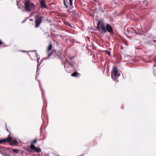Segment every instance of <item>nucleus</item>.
I'll list each match as a JSON object with an SVG mask.
<instances>
[{"instance_id":"9d476101","label":"nucleus","mask_w":156,"mask_h":156,"mask_svg":"<svg viewBox=\"0 0 156 156\" xmlns=\"http://www.w3.org/2000/svg\"><path fill=\"white\" fill-rule=\"evenodd\" d=\"M52 48V45L51 44H50L49 46H48V48H47V51L48 52V53L51 50Z\"/></svg>"},{"instance_id":"7ed1b4c3","label":"nucleus","mask_w":156,"mask_h":156,"mask_svg":"<svg viewBox=\"0 0 156 156\" xmlns=\"http://www.w3.org/2000/svg\"><path fill=\"white\" fill-rule=\"evenodd\" d=\"M36 18L35 20V27L36 28L38 27L41 23L42 22L44 19V17L41 16H36Z\"/></svg>"},{"instance_id":"393cba45","label":"nucleus","mask_w":156,"mask_h":156,"mask_svg":"<svg viewBox=\"0 0 156 156\" xmlns=\"http://www.w3.org/2000/svg\"><path fill=\"white\" fill-rule=\"evenodd\" d=\"M66 62H68V61H67V60H66Z\"/></svg>"},{"instance_id":"f03ea898","label":"nucleus","mask_w":156,"mask_h":156,"mask_svg":"<svg viewBox=\"0 0 156 156\" xmlns=\"http://www.w3.org/2000/svg\"><path fill=\"white\" fill-rule=\"evenodd\" d=\"M23 4L24 8L27 11L30 12L32 9H36L35 5L32 2H30V0H24Z\"/></svg>"},{"instance_id":"dca6fc26","label":"nucleus","mask_w":156,"mask_h":156,"mask_svg":"<svg viewBox=\"0 0 156 156\" xmlns=\"http://www.w3.org/2000/svg\"><path fill=\"white\" fill-rule=\"evenodd\" d=\"M105 53L107 54L109 56H110L111 55V52L109 51H107L106 50L105 51Z\"/></svg>"},{"instance_id":"f3484780","label":"nucleus","mask_w":156,"mask_h":156,"mask_svg":"<svg viewBox=\"0 0 156 156\" xmlns=\"http://www.w3.org/2000/svg\"><path fill=\"white\" fill-rule=\"evenodd\" d=\"M37 139H35L33 141V143L32 144H34L37 141Z\"/></svg>"},{"instance_id":"f8f14e48","label":"nucleus","mask_w":156,"mask_h":156,"mask_svg":"<svg viewBox=\"0 0 156 156\" xmlns=\"http://www.w3.org/2000/svg\"><path fill=\"white\" fill-rule=\"evenodd\" d=\"M34 150L36 152H38L41 151V149L40 148L35 147Z\"/></svg>"},{"instance_id":"5701e85b","label":"nucleus","mask_w":156,"mask_h":156,"mask_svg":"<svg viewBox=\"0 0 156 156\" xmlns=\"http://www.w3.org/2000/svg\"><path fill=\"white\" fill-rule=\"evenodd\" d=\"M151 57V55H150V56H149V58H150Z\"/></svg>"},{"instance_id":"4be33fe9","label":"nucleus","mask_w":156,"mask_h":156,"mask_svg":"<svg viewBox=\"0 0 156 156\" xmlns=\"http://www.w3.org/2000/svg\"><path fill=\"white\" fill-rule=\"evenodd\" d=\"M115 81H117V82H118V80H116V79H115Z\"/></svg>"},{"instance_id":"ddd939ff","label":"nucleus","mask_w":156,"mask_h":156,"mask_svg":"<svg viewBox=\"0 0 156 156\" xmlns=\"http://www.w3.org/2000/svg\"><path fill=\"white\" fill-rule=\"evenodd\" d=\"M73 0H69V5H70V8L71 9H73V6L72 5L73 3H72Z\"/></svg>"},{"instance_id":"9b49d317","label":"nucleus","mask_w":156,"mask_h":156,"mask_svg":"<svg viewBox=\"0 0 156 156\" xmlns=\"http://www.w3.org/2000/svg\"><path fill=\"white\" fill-rule=\"evenodd\" d=\"M54 53L56 54H57V53L55 51H52L51 52V53H50L48 54V57H49L51 55H55L54 54Z\"/></svg>"},{"instance_id":"6e6552de","label":"nucleus","mask_w":156,"mask_h":156,"mask_svg":"<svg viewBox=\"0 0 156 156\" xmlns=\"http://www.w3.org/2000/svg\"><path fill=\"white\" fill-rule=\"evenodd\" d=\"M35 55L36 57H37V62L38 63H39V60L40 59V57L38 58V54L37 53V52L36 51H34V53H32V55Z\"/></svg>"},{"instance_id":"a878e982","label":"nucleus","mask_w":156,"mask_h":156,"mask_svg":"<svg viewBox=\"0 0 156 156\" xmlns=\"http://www.w3.org/2000/svg\"><path fill=\"white\" fill-rule=\"evenodd\" d=\"M62 54V53H61V52L60 53V54Z\"/></svg>"},{"instance_id":"6ab92c4d","label":"nucleus","mask_w":156,"mask_h":156,"mask_svg":"<svg viewBox=\"0 0 156 156\" xmlns=\"http://www.w3.org/2000/svg\"><path fill=\"white\" fill-rule=\"evenodd\" d=\"M64 66L65 67H66L68 68L69 67V66H66V63L64 64Z\"/></svg>"},{"instance_id":"cd10ccee","label":"nucleus","mask_w":156,"mask_h":156,"mask_svg":"<svg viewBox=\"0 0 156 156\" xmlns=\"http://www.w3.org/2000/svg\"><path fill=\"white\" fill-rule=\"evenodd\" d=\"M29 55L30 56V54H29Z\"/></svg>"},{"instance_id":"39448f33","label":"nucleus","mask_w":156,"mask_h":156,"mask_svg":"<svg viewBox=\"0 0 156 156\" xmlns=\"http://www.w3.org/2000/svg\"><path fill=\"white\" fill-rule=\"evenodd\" d=\"M12 140V138L10 136V135H9L8 137L7 138L4 139H3L0 140V144H2L5 143L6 142H10Z\"/></svg>"},{"instance_id":"b1692460","label":"nucleus","mask_w":156,"mask_h":156,"mask_svg":"<svg viewBox=\"0 0 156 156\" xmlns=\"http://www.w3.org/2000/svg\"><path fill=\"white\" fill-rule=\"evenodd\" d=\"M154 42H156V41H155V40H154Z\"/></svg>"},{"instance_id":"aec40b11","label":"nucleus","mask_w":156,"mask_h":156,"mask_svg":"<svg viewBox=\"0 0 156 156\" xmlns=\"http://www.w3.org/2000/svg\"><path fill=\"white\" fill-rule=\"evenodd\" d=\"M2 44V42L1 40L0 39V45H1Z\"/></svg>"},{"instance_id":"423d86ee","label":"nucleus","mask_w":156,"mask_h":156,"mask_svg":"<svg viewBox=\"0 0 156 156\" xmlns=\"http://www.w3.org/2000/svg\"><path fill=\"white\" fill-rule=\"evenodd\" d=\"M40 6L42 8H47V6L46 5L45 2L44 0H41L39 2Z\"/></svg>"},{"instance_id":"a211bd4d","label":"nucleus","mask_w":156,"mask_h":156,"mask_svg":"<svg viewBox=\"0 0 156 156\" xmlns=\"http://www.w3.org/2000/svg\"><path fill=\"white\" fill-rule=\"evenodd\" d=\"M63 2L64 5L66 7V8H67L68 7V6L67 5L66 3L65 2V0H63Z\"/></svg>"},{"instance_id":"20e7f679","label":"nucleus","mask_w":156,"mask_h":156,"mask_svg":"<svg viewBox=\"0 0 156 156\" xmlns=\"http://www.w3.org/2000/svg\"><path fill=\"white\" fill-rule=\"evenodd\" d=\"M113 72L115 78H118L120 75L119 73H118V71L116 67H114L113 68Z\"/></svg>"},{"instance_id":"1a4fd4ad","label":"nucleus","mask_w":156,"mask_h":156,"mask_svg":"<svg viewBox=\"0 0 156 156\" xmlns=\"http://www.w3.org/2000/svg\"><path fill=\"white\" fill-rule=\"evenodd\" d=\"M11 142L10 145H15L17 144V141L16 140H12L10 142Z\"/></svg>"},{"instance_id":"4468645a","label":"nucleus","mask_w":156,"mask_h":156,"mask_svg":"<svg viewBox=\"0 0 156 156\" xmlns=\"http://www.w3.org/2000/svg\"><path fill=\"white\" fill-rule=\"evenodd\" d=\"M30 148L33 150H34L35 147V146L33 144H31V145L30 146Z\"/></svg>"},{"instance_id":"f257e3e1","label":"nucleus","mask_w":156,"mask_h":156,"mask_svg":"<svg viewBox=\"0 0 156 156\" xmlns=\"http://www.w3.org/2000/svg\"><path fill=\"white\" fill-rule=\"evenodd\" d=\"M97 28L98 30L101 29V31L104 33L108 31L110 34H113L112 27L110 25L107 24L105 27L104 23L102 21H100L98 23Z\"/></svg>"},{"instance_id":"c85d7f7f","label":"nucleus","mask_w":156,"mask_h":156,"mask_svg":"<svg viewBox=\"0 0 156 156\" xmlns=\"http://www.w3.org/2000/svg\"><path fill=\"white\" fill-rule=\"evenodd\" d=\"M31 59L32 60H33V59L32 58H31Z\"/></svg>"},{"instance_id":"bb28decb","label":"nucleus","mask_w":156,"mask_h":156,"mask_svg":"<svg viewBox=\"0 0 156 156\" xmlns=\"http://www.w3.org/2000/svg\"><path fill=\"white\" fill-rule=\"evenodd\" d=\"M134 30V31H135V32L136 33V31H135V30Z\"/></svg>"},{"instance_id":"412c9836","label":"nucleus","mask_w":156,"mask_h":156,"mask_svg":"<svg viewBox=\"0 0 156 156\" xmlns=\"http://www.w3.org/2000/svg\"><path fill=\"white\" fill-rule=\"evenodd\" d=\"M2 148L0 147V152L2 151Z\"/></svg>"},{"instance_id":"2eb2a0df","label":"nucleus","mask_w":156,"mask_h":156,"mask_svg":"<svg viewBox=\"0 0 156 156\" xmlns=\"http://www.w3.org/2000/svg\"><path fill=\"white\" fill-rule=\"evenodd\" d=\"M13 152L15 153H17L18 151V150L16 149H12Z\"/></svg>"},{"instance_id":"0eeeda50","label":"nucleus","mask_w":156,"mask_h":156,"mask_svg":"<svg viewBox=\"0 0 156 156\" xmlns=\"http://www.w3.org/2000/svg\"><path fill=\"white\" fill-rule=\"evenodd\" d=\"M80 74L77 72H75L71 74V76L74 77H79Z\"/></svg>"}]
</instances>
